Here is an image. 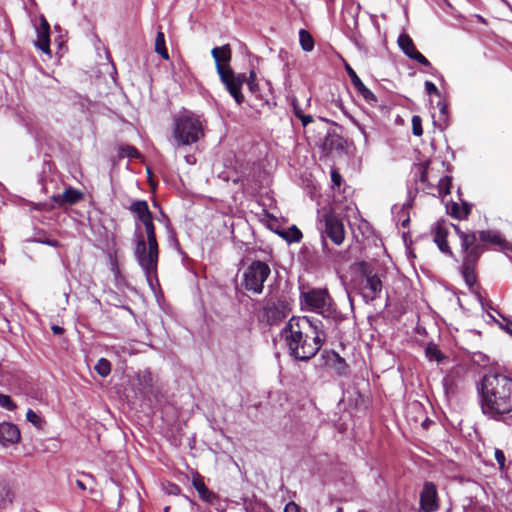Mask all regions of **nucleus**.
Listing matches in <instances>:
<instances>
[{
  "label": "nucleus",
  "mask_w": 512,
  "mask_h": 512,
  "mask_svg": "<svg viewBox=\"0 0 512 512\" xmlns=\"http://www.w3.org/2000/svg\"><path fill=\"white\" fill-rule=\"evenodd\" d=\"M452 227L460 240V273L470 289L477 284L478 266L484 252L494 249L505 251L509 242L498 230H463L459 225Z\"/></svg>",
  "instance_id": "1"
},
{
  "label": "nucleus",
  "mask_w": 512,
  "mask_h": 512,
  "mask_svg": "<svg viewBox=\"0 0 512 512\" xmlns=\"http://www.w3.org/2000/svg\"><path fill=\"white\" fill-rule=\"evenodd\" d=\"M289 355L296 360L308 361L321 349L326 340L321 320L307 316H293L281 331Z\"/></svg>",
  "instance_id": "2"
},
{
  "label": "nucleus",
  "mask_w": 512,
  "mask_h": 512,
  "mask_svg": "<svg viewBox=\"0 0 512 512\" xmlns=\"http://www.w3.org/2000/svg\"><path fill=\"white\" fill-rule=\"evenodd\" d=\"M479 393L485 416L512 425V378L499 373L484 375Z\"/></svg>",
  "instance_id": "3"
},
{
  "label": "nucleus",
  "mask_w": 512,
  "mask_h": 512,
  "mask_svg": "<svg viewBox=\"0 0 512 512\" xmlns=\"http://www.w3.org/2000/svg\"><path fill=\"white\" fill-rule=\"evenodd\" d=\"M145 228L146 239L142 233L136 235L134 254L138 264L143 269L147 281L151 284L157 274L159 245L156 237L154 218L141 222Z\"/></svg>",
  "instance_id": "4"
},
{
  "label": "nucleus",
  "mask_w": 512,
  "mask_h": 512,
  "mask_svg": "<svg viewBox=\"0 0 512 512\" xmlns=\"http://www.w3.org/2000/svg\"><path fill=\"white\" fill-rule=\"evenodd\" d=\"M173 137L178 146L191 145L204 137V127L200 118L191 113L174 119Z\"/></svg>",
  "instance_id": "5"
},
{
  "label": "nucleus",
  "mask_w": 512,
  "mask_h": 512,
  "mask_svg": "<svg viewBox=\"0 0 512 512\" xmlns=\"http://www.w3.org/2000/svg\"><path fill=\"white\" fill-rule=\"evenodd\" d=\"M306 308L322 315L326 319L336 320L339 313L336 304L327 289H310L301 293Z\"/></svg>",
  "instance_id": "6"
},
{
  "label": "nucleus",
  "mask_w": 512,
  "mask_h": 512,
  "mask_svg": "<svg viewBox=\"0 0 512 512\" xmlns=\"http://www.w3.org/2000/svg\"><path fill=\"white\" fill-rule=\"evenodd\" d=\"M289 303L283 299H269L257 312V319L260 323L274 326L281 323L290 313Z\"/></svg>",
  "instance_id": "7"
},
{
  "label": "nucleus",
  "mask_w": 512,
  "mask_h": 512,
  "mask_svg": "<svg viewBox=\"0 0 512 512\" xmlns=\"http://www.w3.org/2000/svg\"><path fill=\"white\" fill-rule=\"evenodd\" d=\"M319 221L324 236L328 237L337 246L344 242L345 228L343 220L334 209H324Z\"/></svg>",
  "instance_id": "8"
},
{
  "label": "nucleus",
  "mask_w": 512,
  "mask_h": 512,
  "mask_svg": "<svg viewBox=\"0 0 512 512\" xmlns=\"http://www.w3.org/2000/svg\"><path fill=\"white\" fill-rule=\"evenodd\" d=\"M270 267L263 261H253L244 272L243 285L246 290L256 294L263 291L264 282L270 275Z\"/></svg>",
  "instance_id": "9"
},
{
  "label": "nucleus",
  "mask_w": 512,
  "mask_h": 512,
  "mask_svg": "<svg viewBox=\"0 0 512 512\" xmlns=\"http://www.w3.org/2000/svg\"><path fill=\"white\" fill-rule=\"evenodd\" d=\"M360 272L363 277V298L366 302L373 301L379 297L382 291L381 277L365 262L360 263Z\"/></svg>",
  "instance_id": "10"
},
{
  "label": "nucleus",
  "mask_w": 512,
  "mask_h": 512,
  "mask_svg": "<svg viewBox=\"0 0 512 512\" xmlns=\"http://www.w3.org/2000/svg\"><path fill=\"white\" fill-rule=\"evenodd\" d=\"M218 75L229 94L234 98L238 105H241L244 102V95L242 94L241 89L246 81V74H235L232 69H229Z\"/></svg>",
  "instance_id": "11"
},
{
  "label": "nucleus",
  "mask_w": 512,
  "mask_h": 512,
  "mask_svg": "<svg viewBox=\"0 0 512 512\" xmlns=\"http://www.w3.org/2000/svg\"><path fill=\"white\" fill-rule=\"evenodd\" d=\"M420 509L423 512H435L439 509V497L436 485L431 481H426L423 484L420 493Z\"/></svg>",
  "instance_id": "12"
},
{
  "label": "nucleus",
  "mask_w": 512,
  "mask_h": 512,
  "mask_svg": "<svg viewBox=\"0 0 512 512\" xmlns=\"http://www.w3.org/2000/svg\"><path fill=\"white\" fill-rule=\"evenodd\" d=\"M398 45H399L400 49L402 50V52L407 57H409L412 60H415L416 62H418L419 64H421L425 67L432 68L431 62L422 53H420L416 49V46H415L412 38L408 34L402 33L398 37Z\"/></svg>",
  "instance_id": "13"
},
{
  "label": "nucleus",
  "mask_w": 512,
  "mask_h": 512,
  "mask_svg": "<svg viewBox=\"0 0 512 512\" xmlns=\"http://www.w3.org/2000/svg\"><path fill=\"white\" fill-rule=\"evenodd\" d=\"M321 361L324 367L335 371L339 376H345L348 373V364L334 350H323L321 353Z\"/></svg>",
  "instance_id": "14"
},
{
  "label": "nucleus",
  "mask_w": 512,
  "mask_h": 512,
  "mask_svg": "<svg viewBox=\"0 0 512 512\" xmlns=\"http://www.w3.org/2000/svg\"><path fill=\"white\" fill-rule=\"evenodd\" d=\"M433 241L437 245L438 249L449 257H454V252L449 245L448 236L449 229L444 222H437L432 230Z\"/></svg>",
  "instance_id": "15"
},
{
  "label": "nucleus",
  "mask_w": 512,
  "mask_h": 512,
  "mask_svg": "<svg viewBox=\"0 0 512 512\" xmlns=\"http://www.w3.org/2000/svg\"><path fill=\"white\" fill-rule=\"evenodd\" d=\"M212 57L215 61L217 73H223L226 70L232 69L230 61L232 58V50L229 44H225L221 47H214L211 50Z\"/></svg>",
  "instance_id": "16"
},
{
  "label": "nucleus",
  "mask_w": 512,
  "mask_h": 512,
  "mask_svg": "<svg viewBox=\"0 0 512 512\" xmlns=\"http://www.w3.org/2000/svg\"><path fill=\"white\" fill-rule=\"evenodd\" d=\"M346 71L347 74L351 80V83L356 90V92L363 97V99L370 104L377 103V97L376 95L365 86V84L362 82V80L359 78L357 73L353 70V68L350 65H346Z\"/></svg>",
  "instance_id": "17"
},
{
  "label": "nucleus",
  "mask_w": 512,
  "mask_h": 512,
  "mask_svg": "<svg viewBox=\"0 0 512 512\" xmlns=\"http://www.w3.org/2000/svg\"><path fill=\"white\" fill-rule=\"evenodd\" d=\"M84 198V193L72 186L65 188L62 194H54L51 200L58 206L75 205Z\"/></svg>",
  "instance_id": "18"
},
{
  "label": "nucleus",
  "mask_w": 512,
  "mask_h": 512,
  "mask_svg": "<svg viewBox=\"0 0 512 512\" xmlns=\"http://www.w3.org/2000/svg\"><path fill=\"white\" fill-rule=\"evenodd\" d=\"M36 47L43 53L51 55L50 50V24L44 16L40 18V26L37 30Z\"/></svg>",
  "instance_id": "19"
},
{
  "label": "nucleus",
  "mask_w": 512,
  "mask_h": 512,
  "mask_svg": "<svg viewBox=\"0 0 512 512\" xmlns=\"http://www.w3.org/2000/svg\"><path fill=\"white\" fill-rule=\"evenodd\" d=\"M138 390L143 398H150L156 395L154 379L149 371H142L137 374Z\"/></svg>",
  "instance_id": "20"
},
{
  "label": "nucleus",
  "mask_w": 512,
  "mask_h": 512,
  "mask_svg": "<svg viewBox=\"0 0 512 512\" xmlns=\"http://www.w3.org/2000/svg\"><path fill=\"white\" fill-rule=\"evenodd\" d=\"M21 438L20 431L15 424L9 422L0 423V442L2 444H15Z\"/></svg>",
  "instance_id": "21"
},
{
  "label": "nucleus",
  "mask_w": 512,
  "mask_h": 512,
  "mask_svg": "<svg viewBox=\"0 0 512 512\" xmlns=\"http://www.w3.org/2000/svg\"><path fill=\"white\" fill-rule=\"evenodd\" d=\"M15 499V491L11 483L0 477V510L12 505Z\"/></svg>",
  "instance_id": "22"
},
{
  "label": "nucleus",
  "mask_w": 512,
  "mask_h": 512,
  "mask_svg": "<svg viewBox=\"0 0 512 512\" xmlns=\"http://www.w3.org/2000/svg\"><path fill=\"white\" fill-rule=\"evenodd\" d=\"M129 210L136 215L140 222L146 221L153 217L152 212L149 210L148 203L145 200H135L130 206Z\"/></svg>",
  "instance_id": "23"
},
{
  "label": "nucleus",
  "mask_w": 512,
  "mask_h": 512,
  "mask_svg": "<svg viewBox=\"0 0 512 512\" xmlns=\"http://www.w3.org/2000/svg\"><path fill=\"white\" fill-rule=\"evenodd\" d=\"M344 139L336 133H329L323 140L322 150L329 154L334 150H341L344 147Z\"/></svg>",
  "instance_id": "24"
},
{
  "label": "nucleus",
  "mask_w": 512,
  "mask_h": 512,
  "mask_svg": "<svg viewBox=\"0 0 512 512\" xmlns=\"http://www.w3.org/2000/svg\"><path fill=\"white\" fill-rule=\"evenodd\" d=\"M193 487L198 492L199 497L206 502H212L215 498V494L211 492L206 484L204 483V480L198 476L196 478H193L192 481Z\"/></svg>",
  "instance_id": "25"
},
{
  "label": "nucleus",
  "mask_w": 512,
  "mask_h": 512,
  "mask_svg": "<svg viewBox=\"0 0 512 512\" xmlns=\"http://www.w3.org/2000/svg\"><path fill=\"white\" fill-rule=\"evenodd\" d=\"M118 157L120 159L128 157L130 159H141L142 155L139 150L132 145H120L118 147Z\"/></svg>",
  "instance_id": "26"
},
{
  "label": "nucleus",
  "mask_w": 512,
  "mask_h": 512,
  "mask_svg": "<svg viewBox=\"0 0 512 512\" xmlns=\"http://www.w3.org/2000/svg\"><path fill=\"white\" fill-rule=\"evenodd\" d=\"M155 52L159 54L163 59H169V53L165 45V35L159 30L155 38Z\"/></svg>",
  "instance_id": "27"
},
{
  "label": "nucleus",
  "mask_w": 512,
  "mask_h": 512,
  "mask_svg": "<svg viewBox=\"0 0 512 512\" xmlns=\"http://www.w3.org/2000/svg\"><path fill=\"white\" fill-rule=\"evenodd\" d=\"M299 42L301 45V48L305 52H310L314 48V39L309 31L306 29H301L299 31Z\"/></svg>",
  "instance_id": "28"
},
{
  "label": "nucleus",
  "mask_w": 512,
  "mask_h": 512,
  "mask_svg": "<svg viewBox=\"0 0 512 512\" xmlns=\"http://www.w3.org/2000/svg\"><path fill=\"white\" fill-rule=\"evenodd\" d=\"M425 354L430 361L440 362L444 359V355L435 344H429L425 349Z\"/></svg>",
  "instance_id": "29"
},
{
  "label": "nucleus",
  "mask_w": 512,
  "mask_h": 512,
  "mask_svg": "<svg viewBox=\"0 0 512 512\" xmlns=\"http://www.w3.org/2000/svg\"><path fill=\"white\" fill-rule=\"evenodd\" d=\"M94 369L101 377H106L111 372V363L106 358H100Z\"/></svg>",
  "instance_id": "30"
},
{
  "label": "nucleus",
  "mask_w": 512,
  "mask_h": 512,
  "mask_svg": "<svg viewBox=\"0 0 512 512\" xmlns=\"http://www.w3.org/2000/svg\"><path fill=\"white\" fill-rule=\"evenodd\" d=\"M249 91L258 97L259 85L257 82V74L255 70L249 72V77L246 76V81Z\"/></svg>",
  "instance_id": "31"
},
{
  "label": "nucleus",
  "mask_w": 512,
  "mask_h": 512,
  "mask_svg": "<svg viewBox=\"0 0 512 512\" xmlns=\"http://www.w3.org/2000/svg\"><path fill=\"white\" fill-rule=\"evenodd\" d=\"M438 192L440 195H447L451 193L452 178L450 176H444L438 181Z\"/></svg>",
  "instance_id": "32"
},
{
  "label": "nucleus",
  "mask_w": 512,
  "mask_h": 512,
  "mask_svg": "<svg viewBox=\"0 0 512 512\" xmlns=\"http://www.w3.org/2000/svg\"><path fill=\"white\" fill-rule=\"evenodd\" d=\"M283 237L288 242H300L303 237V234L300 231V229H298L295 225H293L291 228H289L288 232L283 234Z\"/></svg>",
  "instance_id": "33"
},
{
  "label": "nucleus",
  "mask_w": 512,
  "mask_h": 512,
  "mask_svg": "<svg viewBox=\"0 0 512 512\" xmlns=\"http://www.w3.org/2000/svg\"><path fill=\"white\" fill-rule=\"evenodd\" d=\"M26 419L37 428H42L45 421L32 409L26 412Z\"/></svg>",
  "instance_id": "34"
},
{
  "label": "nucleus",
  "mask_w": 512,
  "mask_h": 512,
  "mask_svg": "<svg viewBox=\"0 0 512 512\" xmlns=\"http://www.w3.org/2000/svg\"><path fill=\"white\" fill-rule=\"evenodd\" d=\"M0 406L8 411H14L17 408L16 403L9 395L0 393Z\"/></svg>",
  "instance_id": "35"
},
{
  "label": "nucleus",
  "mask_w": 512,
  "mask_h": 512,
  "mask_svg": "<svg viewBox=\"0 0 512 512\" xmlns=\"http://www.w3.org/2000/svg\"><path fill=\"white\" fill-rule=\"evenodd\" d=\"M446 208H447L448 214L451 217L459 219V220L464 219L462 217L461 208H460V205L458 203L451 202V203L447 204Z\"/></svg>",
  "instance_id": "36"
},
{
  "label": "nucleus",
  "mask_w": 512,
  "mask_h": 512,
  "mask_svg": "<svg viewBox=\"0 0 512 512\" xmlns=\"http://www.w3.org/2000/svg\"><path fill=\"white\" fill-rule=\"evenodd\" d=\"M412 133L417 137L423 135L422 118L419 115L412 117Z\"/></svg>",
  "instance_id": "37"
},
{
  "label": "nucleus",
  "mask_w": 512,
  "mask_h": 512,
  "mask_svg": "<svg viewBox=\"0 0 512 512\" xmlns=\"http://www.w3.org/2000/svg\"><path fill=\"white\" fill-rule=\"evenodd\" d=\"M494 457H495L497 463L499 464L500 470H504L505 462H506V457H505L504 452L501 449H495Z\"/></svg>",
  "instance_id": "38"
},
{
  "label": "nucleus",
  "mask_w": 512,
  "mask_h": 512,
  "mask_svg": "<svg viewBox=\"0 0 512 512\" xmlns=\"http://www.w3.org/2000/svg\"><path fill=\"white\" fill-rule=\"evenodd\" d=\"M331 181L333 183V187L340 188L343 179H342V176L338 172L337 169H332V171H331Z\"/></svg>",
  "instance_id": "39"
},
{
  "label": "nucleus",
  "mask_w": 512,
  "mask_h": 512,
  "mask_svg": "<svg viewBox=\"0 0 512 512\" xmlns=\"http://www.w3.org/2000/svg\"><path fill=\"white\" fill-rule=\"evenodd\" d=\"M425 91L429 95H436V96L440 95V92H439L437 86L431 81L425 82Z\"/></svg>",
  "instance_id": "40"
},
{
  "label": "nucleus",
  "mask_w": 512,
  "mask_h": 512,
  "mask_svg": "<svg viewBox=\"0 0 512 512\" xmlns=\"http://www.w3.org/2000/svg\"><path fill=\"white\" fill-rule=\"evenodd\" d=\"M460 208H461L462 217L464 219H467L469 217V215L471 214L472 204L463 201L462 204L460 205Z\"/></svg>",
  "instance_id": "41"
},
{
  "label": "nucleus",
  "mask_w": 512,
  "mask_h": 512,
  "mask_svg": "<svg viewBox=\"0 0 512 512\" xmlns=\"http://www.w3.org/2000/svg\"><path fill=\"white\" fill-rule=\"evenodd\" d=\"M292 107H293V112H294V114H295V116H296L297 118H300V117H301V115H303V114H304V112H303L302 108L300 107V105H299V103L297 102V100H296V99H294V100H293V102H292Z\"/></svg>",
  "instance_id": "42"
},
{
  "label": "nucleus",
  "mask_w": 512,
  "mask_h": 512,
  "mask_svg": "<svg viewBox=\"0 0 512 512\" xmlns=\"http://www.w3.org/2000/svg\"><path fill=\"white\" fill-rule=\"evenodd\" d=\"M419 181L422 183L427 182V168L425 166L418 167Z\"/></svg>",
  "instance_id": "43"
},
{
  "label": "nucleus",
  "mask_w": 512,
  "mask_h": 512,
  "mask_svg": "<svg viewBox=\"0 0 512 512\" xmlns=\"http://www.w3.org/2000/svg\"><path fill=\"white\" fill-rule=\"evenodd\" d=\"M284 512H301V511H300V507L296 503L289 502L288 504H286V506L284 508Z\"/></svg>",
  "instance_id": "44"
},
{
  "label": "nucleus",
  "mask_w": 512,
  "mask_h": 512,
  "mask_svg": "<svg viewBox=\"0 0 512 512\" xmlns=\"http://www.w3.org/2000/svg\"><path fill=\"white\" fill-rule=\"evenodd\" d=\"M180 492H181V489L176 484H169L167 487V493L170 495H178V494H180Z\"/></svg>",
  "instance_id": "45"
},
{
  "label": "nucleus",
  "mask_w": 512,
  "mask_h": 512,
  "mask_svg": "<svg viewBox=\"0 0 512 512\" xmlns=\"http://www.w3.org/2000/svg\"><path fill=\"white\" fill-rule=\"evenodd\" d=\"M303 127H306L308 124L312 123L314 121L313 117L311 115H306L305 113L301 115L299 118Z\"/></svg>",
  "instance_id": "46"
},
{
  "label": "nucleus",
  "mask_w": 512,
  "mask_h": 512,
  "mask_svg": "<svg viewBox=\"0 0 512 512\" xmlns=\"http://www.w3.org/2000/svg\"><path fill=\"white\" fill-rule=\"evenodd\" d=\"M51 330H52L53 334H55V335H62L64 333V328H62L58 325H53L51 327Z\"/></svg>",
  "instance_id": "47"
},
{
  "label": "nucleus",
  "mask_w": 512,
  "mask_h": 512,
  "mask_svg": "<svg viewBox=\"0 0 512 512\" xmlns=\"http://www.w3.org/2000/svg\"><path fill=\"white\" fill-rule=\"evenodd\" d=\"M75 484H76V486H77L80 490H82V491H85V490H86V485L84 484V482H83V481H81V480L77 479V480L75 481Z\"/></svg>",
  "instance_id": "48"
},
{
  "label": "nucleus",
  "mask_w": 512,
  "mask_h": 512,
  "mask_svg": "<svg viewBox=\"0 0 512 512\" xmlns=\"http://www.w3.org/2000/svg\"><path fill=\"white\" fill-rule=\"evenodd\" d=\"M505 330L507 333L512 335V321H507V323L505 325Z\"/></svg>",
  "instance_id": "49"
},
{
  "label": "nucleus",
  "mask_w": 512,
  "mask_h": 512,
  "mask_svg": "<svg viewBox=\"0 0 512 512\" xmlns=\"http://www.w3.org/2000/svg\"><path fill=\"white\" fill-rule=\"evenodd\" d=\"M447 110H448V108H447V105H446V104H443V105L440 107V113H441L442 115H446V114H447Z\"/></svg>",
  "instance_id": "50"
},
{
  "label": "nucleus",
  "mask_w": 512,
  "mask_h": 512,
  "mask_svg": "<svg viewBox=\"0 0 512 512\" xmlns=\"http://www.w3.org/2000/svg\"><path fill=\"white\" fill-rule=\"evenodd\" d=\"M50 245L54 246V247H57L58 246V241H51L49 242Z\"/></svg>",
  "instance_id": "51"
},
{
  "label": "nucleus",
  "mask_w": 512,
  "mask_h": 512,
  "mask_svg": "<svg viewBox=\"0 0 512 512\" xmlns=\"http://www.w3.org/2000/svg\"><path fill=\"white\" fill-rule=\"evenodd\" d=\"M169 510H170V506H166V507L164 508V512H168Z\"/></svg>",
  "instance_id": "52"
},
{
  "label": "nucleus",
  "mask_w": 512,
  "mask_h": 512,
  "mask_svg": "<svg viewBox=\"0 0 512 512\" xmlns=\"http://www.w3.org/2000/svg\"><path fill=\"white\" fill-rule=\"evenodd\" d=\"M36 208H37L38 210H41V209H42V204H38Z\"/></svg>",
  "instance_id": "53"
},
{
  "label": "nucleus",
  "mask_w": 512,
  "mask_h": 512,
  "mask_svg": "<svg viewBox=\"0 0 512 512\" xmlns=\"http://www.w3.org/2000/svg\"><path fill=\"white\" fill-rule=\"evenodd\" d=\"M407 222H409V219H407L406 221L403 222V226L407 225Z\"/></svg>",
  "instance_id": "54"
},
{
  "label": "nucleus",
  "mask_w": 512,
  "mask_h": 512,
  "mask_svg": "<svg viewBox=\"0 0 512 512\" xmlns=\"http://www.w3.org/2000/svg\"><path fill=\"white\" fill-rule=\"evenodd\" d=\"M482 511H483V512H489V511H487V509H484V508L482 509Z\"/></svg>",
  "instance_id": "55"
}]
</instances>
